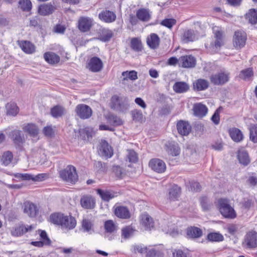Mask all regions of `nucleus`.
I'll use <instances>...</instances> for the list:
<instances>
[{
	"label": "nucleus",
	"mask_w": 257,
	"mask_h": 257,
	"mask_svg": "<svg viewBox=\"0 0 257 257\" xmlns=\"http://www.w3.org/2000/svg\"><path fill=\"white\" fill-rule=\"evenodd\" d=\"M246 39V35L244 32L241 31L235 32L232 40L233 47L236 49L243 48L245 45Z\"/></svg>",
	"instance_id": "obj_4"
},
{
	"label": "nucleus",
	"mask_w": 257,
	"mask_h": 257,
	"mask_svg": "<svg viewBox=\"0 0 257 257\" xmlns=\"http://www.w3.org/2000/svg\"><path fill=\"white\" fill-rule=\"evenodd\" d=\"M87 68L92 72H98L103 68V63L98 57H93L88 61Z\"/></svg>",
	"instance_id": "obj_9"
},
{
	"label": "nucleus",
	"mask_w": 257,
	"mask_h": 257,
	"mask_svg": "<svg viewBox=\"0 0 257 257\" xmlns=\"http://www.w3.org/2000/svg\"><path fill=\"white\" fill-rule=\"evenodd\" d=\"M59 175L62 180L69 183L75 184L78 180L76 169L71 165L61 171Z\"/></svg>",
	"instance_id": "obj_2"
},
{
	"label": "nucleus",
	"mask_w": 257,
	"mask_h": 257,
	"mask_svg": "<svg viewBox=\"0 0 257 257\" xmlns=\"http://www.w3.org/2000/svg\"><path fill=\"white\" fill-rule=\"evenodd\" d=\"M99 153L102 156L110 158L113 155L112 148L105 141H102L99 148Z\"/></svg>",
	"instance_id": "obj_21"
},
{
	"label": "nucleus",
	"mask_w": 257,
	"mask_h": 257,
	"mask_svg": "<svg viewBox=\"0 0 257 257\" xmlns=\"http://www.w3.org/2000/svg\"><path fill=\"white\" fill-rule=\"evenodd\" d=\"M115 215L122 219H127L130 217V213L126 207L124 206H117L115 208L114 210Z\"/></svg>",
	"instance_id": "obj_25"
},
{
	"label": "nucleus",
	"mask_w": 257,
	"mask_h": 257,
	"mask_svg": "<svg viewBox=\"0 0 257 257\" xmlns=\"http://www.w3.org/2000/svg\"><path fill=\"white\" fill-rule=\"evenodd\" d=\"M175 92L179 93H184L189 89V85L185 82H177L173 86Z\"/></svg>",
	"instance_id": "obj_32"
},
{
	"label": "nucleus",
	"mask_w": 257,
	"mask_h": 257,
	"mask_svg": "<svg viewBox=\"0 0 257 257\" xmlns=\"http://www.w3.org/2000/svg\"><path fill=\"white\" fill-rule=\"evenodd\" d=\"M104 228L106 232L113 233L117 230V226L113 221L109 220L105 222Z\"/></svg>",
	"instance_id": "obj_50"
},
{
	"label": "nucleus",
	"mask_w": 257,
	"mask_h": 257,
	"mask_svg": "<svg viewBox=\"0 0 257 257\" xmlns=\"http://www.w3.org/2000/svg\"><path fill=\"white\" fill-rule=\"evenodd\" d=\"M218 205L220 212L225 218L234 219L236 217V213L228 199L220 198L218 200Z\"/></svg>",
	"instance_id": "obj_1"
},
{
	"label": "nucleus",
	"mask_w": 257,
	"mask_h": 257,
	"mask_svg": "<svg viewBox=\"0 0 257 257\" xmlns=\"http://www.w3.org/2000/svg\"><path fill=\"white\" fill-rule=\"evenodd\" d=\"M76 224L75 219L71 216H65L63 218L62 225L63 227L68 228L69 229L74 228Z\"/></svg>",
	"instance_id": "obj_30"
},
{
	"label": "nucleus",
	"mask_w": 257,
	"mask_h": 257,
	"mask_svg": "<svg viewBox=\"0 0 257 257\" xmlns=\"http://www.w3.org/2000/svg\"><path fill=\"white\" fill-rule=\"evenodd\" d=\"M141 223L146 230H151L155 226V223L153 218L147 213L142 215Z\"/></svg>",
	"instance_id": "obj_16"
},
{
	"label": "nucleus",
	"mask_w": 257,
	"mask_h": 257,
	"mask_svg": "<svg viewBox=\"0 0 257 257\" xmlns=\"http://www.w3.org/2000/svg\"><path fill=\"white\" fill-rule=\"evenodd\" d=\"M97 194H98L102 200L104 201H109L110 199L114 197V195L109 191H104L101 189L97 190Z\"/></svg>",
	"instance_id": "obj_48"
},
{
	"label": "nucleus",
	"mask_w": 257,
	"mask_h": 257,
	"mask_svg": "<svg viewBox=\"0 0 257 257\" xmlns=\"http://www.w3.org/2000/svg\"><path fill=\"white\" fill-rule=\"evenodd\" d=\"M116 17V15L113 12L107 10L102 11L98 15L99 19L106 23L113 22L115 20Z\"/></svg>",
	"instance_id": "obj_15"
},
{
	"label": "nucleus",
	"mask_w": 257,
	"mask_h": 257,
	"mask_svg": "<svg viewBox=\"0 0 257 257\" xmlns=\"http://www.w3.org/2000/svg\"><path fill=\"white\" fill-rule=\"evenodd\" d=\"M113 36V33L109 30H103L102 31L100 39L103 42H107Z\"/></svg>",
	"instance_id": "obj_55"
},
{
	"label": "nucleus",
	"mask_w": 257,
	"mask_h": 257,
	"mask_svg": "<svg viewBox=\"0 0 257 257\" xmlns=\"http://www.w3.org/2000/svg\"><path fill=\"white\" fill-rule=\"evenodd\" d=\"M149 166L154 171L162 173L165 172L166 166L164 161L159 159H154L149 162Z\"/></svg>",
	"instance_id": "obj_11"
},
{
	"label": "nucleus",
	"mask_w": 257,
	"mask_h": 257,
	"mask_svg": "<svg viewBox=\"0 0 257 257\" xmlns=\"http://www.w3.org/2000/svg\"><path fill=\"white\" fill-rule=\"evenodd\" d=\"M166 151L172 156H176L180 153V148L175 142H169L166 145Z\"/></svg>",
	"instance_id": "obj_26"
},
{
	"label": "nucleus",
	"mask_w": 257,
	"mask_h": 257,
	"mask_svg": "<svg viewBox=\"0 0 257 257\" xmlns=\"http://www.w3.org/2000/svg\"><path fill=\"white\" fill-rule=\"evenodd\" d=\"M239 225L237 224H231L227 227V232L232 235H235L238 231Z\"/></svg>",
	"instance_id": "obj_58"
},
{
	"label": "nucleus",
	"mask_w": 257,
	"mask_h": 257,
	"mask_svg": "<svg viewBox=\"0 0 257 257\" xmlns=\"http://www.w3.org/2000/svg\"><path fill=\"white\" fill-rule=\"evenodd\" d=\"M131 46L132 49L136 52L141 51L142 49L141 41L136 38H134L131 40Z\"/></svg>",
	"instance_id": "obj_51"
},
{
	"label": "nucleus",
	"mask_w": 257,
	"mask_h": 257,
	"mask_svg": "<svg viewBox=\"0 0 257 257\" xmlns=\"http://www.w3.org/2000/svg\"><path fill=\"white\" fill-rule=\"evenodd\" d=\"M229 135L231 139L235 142H239L243 138L241 132L236 128L230 129L229 131Z\"/></svg>",
	"instance_id": "obj_34"
},
{
	"label": "nucleus",
	"mask_w": 257,
	"mask_h": 257,
	"mask_svg": "<svg viewBox=\"0 0 257 257\" xmlns=\"http://www.w3.org/2000/svg\"><path fill=\"white\" fill-rule=\"evenodd\" d=\"M92 132V128L89 127L80 129L79 130L80 135L84 140L86 139H88L89 138L91 137Z\"/></svg>",
	"instance_id": "obj_52"
},
{
	"label": "nucleus",
	"mask_w": 257,
	"mask_h": 257,
	"mask_svg": "<svg viewBox=\"0 0 257 257\" xmlns=\"http://www.w3.org/2000/svg\"><path fill=\"white\" fill-rule=\"evenodd\" d=\"M34 228V226L32 225H24L22 223H20L12 228L11 233L13 236H21L25 233L31 231Z\"/></svg>",
	"instance_id": "obj_5"
},
{
	"label": "nucleus",
	"mask_w": 257,
	"mask_h": 257,
	"mask_svg": "<svg viewBox=\"0 0 257 257\" xmlns=\"http://www.w3.org/2000/svg\"><path fill=\"white\" fill-rule=\"evenodd\" d=\"M187 234L190 238H199L202 235V231L198 227H190L187 229Z\"/></svg>",
	"instance_id": "obj_33"
},
{
	"label": "nucleus",
	"mask_w": 257,
	"mask_h": 257,
	"mask_svg": "<svg viewBox=\"0 0 257 257\" xmlns=\"http://www.w3.org/2000/svg\"><path fill=\"white\" fill-rule=\"evenodd\" d=\"M7 113L9 115L15 116L18 113L19 108L15 102L8 103L6 105Z\"/></svg>",
	"instance_id": "obj_38"
},
{
	"label": "nucleus",
	"mask_w": 257,
	"mask_h": 257,
	"mask_svg": "<svg viewBox=\"0 0 257 257\" xmlns=\"http://www.w3.org/2000/svg\"><path fill=\"white\" fill-rule=\"evenodd\" d=\"M230 74L228 72H220L212 75L210 81L214 85H223L229 81Z\"/></svg>",
	"instance_id": "obj_6"
},
{
	"label": "nucleus",
	"mask_w": 257,
	"mask_h": 257,
	"mask_svg": "<svg viewBox=\"0 0 257 257\" xmlns=\"http://www.w3.org/2000/svg\"><path fill=\"white\" fill-rule=\"evenodd\" d=\"M44 58L46 62L51 64L58 63L60 61V57L52 52H48L44 54Z\"/></svg>",
	"instance_id": "obj_29"
},
{
	"label": "nucleus",
	"mask_w": 257,
	"mask_h": 257,
	"mask_svg": "<svg viewBox=\"0 0 257 257\" xmlns=\"http://www.w3.org/2000/svg\"><path fill=\"white\" fill-rule=\"evenodd\" d=\"M122 98H120L117 95H114L111 98V107L112 108L121 111H124L128 109V104L126 99L124 98L125 102L121 103Z\"/></svg>",
	"instance_id": "obj_8"
},
{
	"label": "nucleus",
	"mask_w": 257,
	"mask_h": 257,
	"mask_svg": "<svg viewBox=\"0 0 257 257\" xmlns=\"http://www.w3.org/2000/svg\"><path fill=\"white\" fill-rule=\"evenodd\" d=\"M19 45L22 50L26 53L31 54L35 51L34 45L29 41H21Z\"/></svg>",
	"instance_id": "obj_31"
},
{
	"label": "nucleus",
	"mask_w": 257,
	"mask_h": 257,
	"mask_svg": "<svg viewBox=\"0 0 257 257\" xmlns=\"http://www.w3.org/2000/svg\"><path fill=\"white\" fill-rule=\"evenodd\" d=\"M222 109L221 107H219L214 112V114L212 116L211 119L212 121V122L216 125H217L220 122V116L219 114L221 111V110Z\"/></svg>",
	"instance_id": "obj_57"
},
{
	"label": "nucleus",
	"mask_w": 257,
	"mask_h": 257,
	"mask_svg": "<svg viewBox=\"0 0 257 257\" xmlns=\"http://www.w3.org/2000/svg\"><path fill=\"white\" fill-rule=\"evenodd\" d=\"M132 114L134 120L139 121L143 119V115L141 110H135L132 111Z\"/></svg>",
	"instance_id": "obj_63"
},
{
	"label": "nucleus",
	"mask_w": 257,
	"mask_h": 257,
	"mask_svg": "<svg viewBox=\"0 0 257 257\" xmlns=\"http://www.w3.org/2000/svg\"><path fill=\"white\" fill-rule=\"evenodd\" d=\"M13 159V154L10 151H7L3 153L1 158V161L3 165L8 166L12 162Z\"/></svg>",
	"instance_id": "obj_45"
},
{
	"label": "nucleus",
	"mask_w": 257,
	"mask_h": 257,
	"mask_svg": "<svg viewBox=\"0 0 257 257\" xmlns=\"http://www.w3.org/2000/svg\"><path fill=\"white\" fill-rule=\"evenodd\" d=\"M64 215L61 213H53L50 217V221L54 224L62 225Z\"/></svg>",
	"instance_id": "obj_42"
},
{
	"label": "nucleus",
	"mask_w": 257,
	"mask_h": 257,
	"mask_svg": "<svg viewBox=\"0 0 257 257\" xmlns=\"http://www.w3.org/2000/svg\"><path fill=\"white\" fill-rule=\"evenodd\" d=\"M75 111L77 115L82 119L88 118L92 115L91 108L89 106L84 104L77 105Z\"/></svg>",
	"instance_id": "obj_10"
},
{
	"label": "nucleus",
	"mask_w": 257,
	"mask_h": 257,
	"mask_svg": "<svg viewBox=\"0 0 257 257\" xmlns=\"http://www.w3.org/2000/svg\"><path fill=\"white\" fill-rule=\"evenodd\" d=\"M198 39L197 33L193 30L189 29L184 31L181 40L184 43L193 42Z\"/></svg>",
	"instance_id": "obj_19"
},
{
	"label": "nucleus",
	"mask_w": 257,
	"mask_h": 257,
	"mask_svg": "<svg viewBox=\"0 0 257 257\" xmlns=\"http://www.w3.org/2000/svg\"><path fill=\"white\" fill-rule=\"evenodd\" d=\"M92 19L85 17H81L78 21V28L83 32L88 31L92 25Z\"/></svg>",
	"instance_id": "obj_17"
},
{
	"label": "nucleus",
	"mask_w": 257,
	"mask_h": 257,
	"mask_svg": "<svg viewBox=\"0 0 257 257\" xmlns=\"http://www.w3.org/2000/svg\"><path fill=\"white\" fill-rule=\"evenodd\" d=\"M135 231L136 230L133 226H125L121 229V237L125 239H128L134 235Z\"/></svg>",
	"instance_id": "obj_36"
},
{
	"label": "nucleus",
	"mask_w": 257,
	"mask_h": 257,
	"mask_svg": "<svg viewBox=\"0 0 257 257\" xmlns=\"http://www.w3.org/2000/svg\"><path fill=\"white\" fill-rule=\"evenodd\" d=\"M39 209L34 203L26 201L24 203V212L30 217H35L38 214Z\"/></svg>",
	"instance_id": "obj_13"
},
{
	"label": "nucleus",
	"mask_w": 257,
	"mask_h": 257,
	"mask_svg": "<svg viewBox=\"0 0 257 257\" xmlns=\"http://www.w3.org/2000/svg\"><path fill=\"white\" fill-rule=\"evenodd\" d=\"M19 7L24 12H29L32 9V4L30 0H20Z\"/></svg>",
	"instance_id": "obj_44"
},
{
	"label": "nucleus",
	"mask_w": 257,
	"mask_h": 257,
	"mask_svg": "<svg viewBox=\"0 0 257 257\" xmlns=\"http://www.w3.org/2000/svg\"><path fill=\"white\" fill-rule=\"evenodd\" d=\"M178 133L182 136H187L191 130V125L186 121L180 120L177 124Z\"/></svg>",
	"instance_id": "obj_18"
},
{
	"label": "nucleus",
	"mask_w": 257,
	"mask_h": 257,
	"mask_svg": "<svg viewBox=\"0 0 257 257\" xmlns=\"http://www.w3.org/2000/svg\"><path fill=\"white\" fill-rule=\"evenodd\" d=\"M200 204L203 210L206 211L209 209L210 204L208 202V198L206 197H202L200 200Z\"/></svg>",
	"instance_id": "obj_60"
},
{
	"label": "nucleus",
	"mask_w": 257,
	"mask_h": 257,
	"mask_svg": "<svg viewBox=\"0 0 257 257\" xmlns=\"http://www.w3.org/2000/svg\"><path fill=\"white\" fill-rule=\"evenodd\" d=\"M56 9L51 4H44L41 5L38 8V13L42 16H47L53 13Z\"/></svg>",
	"instance_id": "obj_22"
},
{
	"label": "nucleus",
	"mask_w": 257,
	"mask_h": 257,
	"mask_svg": "<svg viewBox=\"0 0 257 257\" xmlns=\"http://www.w3.org/2000/svg\"><path fill=\"white\" fill-rule=\"evenodd\" d=\"M179 65L184 68H192L196 65V59L192 55L183 56L179 59Z\"/></svg>",
	"instance_id": "obj_12"
},
{
	"label": "nucleus",
	"mask_w": 257,
	"mask_h": 257,
	"mask_svg": "<svg viewBox=\"0 0 257 257\" xmlns=\"http://www.w3.org/2000/svg\"><path fill=\"white\" fill-rule=\"evenodd\" d=\"M176 23V21L174 19H166L161 22V24L170 29Z\"/></svg>",
	"instance_id": "obj_59"
},
{
	"label": "nucleus",
	"mask_w": 257,
	"mask_h": 257,
	"mask_svg": "<svg viewBox=\"0 0 257 257\" xmlns=\"http://www.w3.org/2000/svg\"><path fill=\"white\" fill-rule=\"evenodd\" d=\"M80 204L82 208L86 209H92L95 207V199L91 195H86L81 197Z\"/></svg>",
	"instance_id": "obj_14"
},
{
	"label": "nucleus",
	"mask_w": 257,
	"mask_h": 257,
	"mask_svg": "<svg viewBox=\"0 0 257 257\" xmlns=\"http://www.w3.org/2000/svg\"><path fill=\"white\" fill-rule=\"evenodd\" d=\"M160 227L165 233L171 234L174 231L175 224L164 220L161 222Z\"/></svg>",
	"instance_id": "obj_39"
},
{
	"label": "nucleus",
	"mask_w": 257,
	"mask_h": 257,
	"mask_svg": "<svg viewBox=\"0 0 257 257\" xmlns=\"http://www.w3.org/2000/svg\"><path fill=\"white\" fill-rule=\"evenodd\" d=\"M237 158L239 163L244 166H246L250 163V159L248 153L243 149L238 150Z\"/></svg>",
	"instance_id": "obj_28"
},
{
	"label": "nucleus",
	"mask_w": 257,
	"mask_h": 257,
	"mask_svg": "<svg viewBox=\"0 0 257 257\" xmlns=\"http://www.w3.org/2000/svg\"><path fill=\"white\" fill-rule=\"evenodd\" d=\"M40 236L41 238L42 239V242H44V243L46 245H48L51 243L50 239L48 237L47 233L44 230H40Z\"/></svg>",
	"instance_id": "obj_64"
},
{
	"label": "nucleus",
	"mask_w": 257,
	"mask_h": 257,
	"mask_svg": "<svg viewBox=\"0 0 257 257\" xmlns=\"http://www.w3.org/2000/svg\"><path fill=\"white\" fill-rule=\"evenodd\" d=\"M152 12L147 9H140L136 13V16L139 20L143 22H148L151 19Z\"/></svg>",
	"instance_id": "obj_23"
},
{
	"label": "nucleus",
	"mask_w": 257,
	"mask_h": 257,
	"mask_svg": "<svg viewBox=\"0 0 257 257\" xmlns=\"http://www.w3.org/2000/svg\"><path fill=\"white\" fill-rule=\"evenodd\" d=\"M245 19L247 20L249 23L251 24H256L257 23V10L250 9L246 14Z\"/></svg>",
	"instance_id": "obj_37"
},
{
	"label": "nucleus",
	"mask_w": 257,
	"mask_h": 257,
	"mask_svg": "<svg viewBox=\"0 0 257 257\" xmlns=\"http://www.w3.org/2000/svg\"><path fill=\"white\" fill-rule=\"evenodd\" d=\"M25 132L28 133L31 136H36L39 132L38 128L36 125L33 123H28L23 127Z\"/></svg>",
	"instance_id": "obj_35"
},
{
	"label": "nucleus",
	"mask_w": 257,
	"mask_h": 257,
	"mask_svg": "<svg viewBox=\"0 0 257 257\" xmlns=\"http://www.w3.org/2000/svg\"><path fill=\"white\" fill-rule=\"evenodd\" d=\"M249 130L250 140L254 143H257V124H250Z\"/></svg>",
	"instance_id": "obj_47"
},
{
	"label": "nucleus",
	"mask_w": 257,
	"mask_h": 257,
	"mask_svg": "<svg viewBox=\"0 0 257 257\" xmlns=\"http://www.w3.org/2000/svg\"><path fill=\"white\" fill-rule=\"evenodd\" d=\"M252 76V69L251 68H249L242 70L239 74V77L244 80H248Z\"/></svg>",
	"instance_id": "obj_53"
},
{
	"label": "nucleus",
	"mask_w": 257,
	"mask_h": 257,
	"mask_svg": "<svg viewBox=\"0 0 257 257\" xmlns=\"http://www.w3.org/2000/svg\"><path fill=\"white\" fill-rule=\"evenodd\" d=\"M207 239L211 242H220L223 240L224 237L219 232H211L207 235Z\"/></svg>",
	"instance_id": "obj_43"
},
{
	"label": "nucleus",
	"mask_w": 257,
	"mask_h": 257,
	"mask_svg": "<svg viewBox=\"0 0 257 257\" xmlns=\"http://www.w3.org/2000/svg\"><path fill=\"white\" fill-rule=\"evenodd\" d=\"M215 41L210 44V46L214 52H216L224 45L223 31L221 28L214 26L212 28Z\"/></svg>",
	"instance_id": "obj_3"
},
{
	"label": "nucleus",
	"mask_w": 257,
	"mask_h": 257,
	"mask_svg": "<svg viewBox=\"0 0 257 257\" xmlns=\"http://www.w3.org/2000/svg\"><path fill=\"white\" fill-rule=\"evenodd\" d=\"M194 114L199 117L205 116L208 112V108L206 105L201 103H196L193 106Z\"/></svg>",
	"instance_id": "obj_20"
},
{
	"label": "nucleus",
	"mask_w": 257,
	"mask_h": 257,
	"mask_svg": "<svg viewBox=\"0 0 257 257\" xmlns=\"http://www.w3.org/2000/svg\"><path fill=\"white\" fill-rule=\"evenodd\" d=\"M209 82L203 79H198L193 82V88L197 91H203L208 88Z\"/></svg>",
	"instance_id": "obj_27"
},
{
	"label": "nucleus",
	"mask_w": 257,
	"mask_h": 257,
	"mask_svg": "<svg viewBox=\"0 0 257 257\" xmlns=\"http://www.w3.org/2000/svg\"><path fill=\"white\" fill-rule=\"evenodd\" d=\"M48 177V175L46 173H41L37 175H33V181L40 182L46 180Z\"/></svg>",
	"instance_id": "obj_62"
},
{
	"label": "nucleus",
	"mask_w": 257,
	"mask_h": 257,
	"mask_svg": "<svg viewBox=\"0 0 257 257\" xmlns=\"http://www.w3.org/2000/svg\"><path fill=\"white\" fill-rule=\"evenodd\" d=\"M127 159L131 163H135L138 162V156L136 152L133 150H128L127 154Z\"/></svg>",
	"instance_id": "obj_54"
},
{
	"label": "nucleus",
	"mask_w": 257,
	"mask_h": 257,
	"mask_svg": "<svg viewBox=\"0 0 257 257\" xmlns=\"http://www.w3.org/2000/svg\"><path fill=\"white\" fill-rule=\"evenodd\" d=\"M160 41L159 36L155 33L151 34L147 39L148 45L152 49H155L159 47Z\"/></svg>",
	"instance_id": "obj_24"
},
{
	"label": "nucleus",
	"mask_w": 257,
	"mask_h": 257,
	"mask_svg": "<svg viewBox=\"0 0 257 257\" xmlns=\"http://www.w3.org/2000/svg\"><path fill=\"white\" fill-rule=\"evenodd\" d=\"M122 76L123 77L122 80V83H124L128 79L131 80H136L138 79L137 72L135 70L130 71H124L122 73Z\"/></svg>",
	"instance_id": "obj_40"
},
{
	"label": "nucleus",
	"mask_w": 257,
	"mask_h": 257,
	"mask_svg": "<svg viewBox=\"0 0 257 257\" xmlns=\"http://www.w3.org/2000/svg\"><path fill=\"white\" fill-rule=\"evenodd\" d=\"M82 226L84 231L89 232L91 230L92 224L89 220L83 219Z\"/></svg>",
	"instance_id": "obj_61"
},
{
	"label": "nucleus",
	"mask_w": 257,
	"mask_h": 257,
	"mask_svg": "<svg viewBox=\"0 0 257 257\" xmlns=\"http://www.w3.org/2000/svg\"><path fill=\"white\" fill-rule=\"evenodd\" d=\"M65 109L59 105L53 107L51 110V115L55 118L61 116L65 113Z\"/></svg>",
	"instance_id": "obj_46"
},
{
	"label": "nucleus",
	"mask_w": 257,
	"mask_h": 257,
	"mask_svg": "<svg viewBox=\"0 0 257 257\" xmlns=\"http://www.w3.org/2000/svg\"><path fill=\"white\" fill-rule=\"evenodd\" d=\"M243 247L252 248L257 246V233L255 231H250L247 233L242 242Z\"/></svg>",
	"instance_id": "obj_7"
},
{
	"label": "nucleus",
	"mask_w": 257,
	"mask_h": 257,
	"mask_svg": "<svg viewBox=\"0 0 257 257\" xmlns=\"http://www.w3.org/2000/svg\"><path fill=\"white\" fill-rule=\"evenodd\" d=\"M180 188L177 185H173L170 189L169 197L171 200H176L179 196Z\"/></svg>",
	"instance_id": "obj_41"
},
{
	"label": "nucleus",
	"mask_w": 257,
	"mask_h": 257,
	"mask_svg": "<svg viewBox=\"0 0 257 257\" xmlns=\"http://www.w3.org/2000/svg\"><path fill=\"white\" fill-rule=\"evenodd\" d=\"M146 257H163V254L160 250L152 248L148 250Z\"/></svg>",
	"instance_id": "obj_56"
},
{
	"label": "nucleus",
	"mask_w": 257,
	"mask_h": 257,
	"mask_svg": "<svg viewBox=\"0 0 257 257\" xmlns=\"http://www.w3.org/2000/svg\"><path fill=\"white\" fill-rule=\"evenodd\" d=\"M13 139L16 144H22L25 141L24 137L21 135V132L19 130H15L12 133Z\"/></svg>",
	"instance_id": "obj_49"
}]
</instances>
